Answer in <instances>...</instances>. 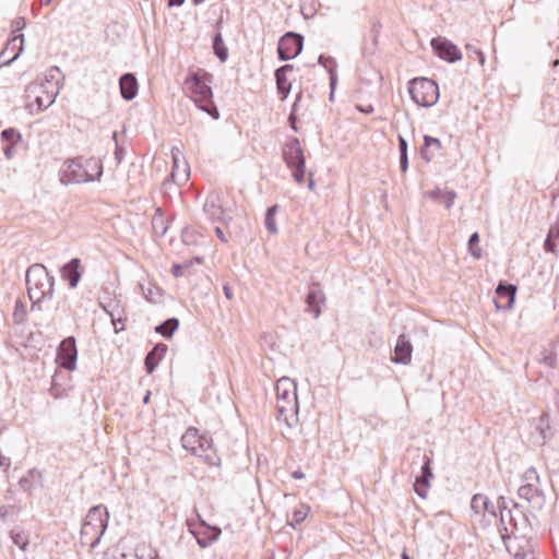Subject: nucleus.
<instances>
[{
    "mask_svg": "<svg viewBox=\"0 0 559 559\" xmlns=\"http://www.w3.org/2000/svg\"><path fill=\"white\" fill-rule=\"evenodd\" d=\"M31 310H41V304L50 300L55 293V276L44 264L34 263L28 266L25 275Z\"/></svg>",
    "mask_w": 559,
    "mask_h": 559,
    "instance_id": "f257e3e1",
    "label": "nucleus"
},
{
    "mask_svg": "<svg viewBox=\"0 0 559 559\" xmlns=\"http://www.w3.org/2000/svg\"><path fill=\"white\" fill-rule=\"evenodd\" d=\"M212 79L213 75L206 71H190L185 80V88L195 107L216 120L219 111L213 100Z\"/></svg>",
    "mask_w": 559,
    "mask_h": 559,
    "instance_id": "f03ea898",
    "label": "nucleus"
},
{
    "mask_svg": "<svg viewBox=\"0 0 559 559\" xmlns=\"http://www.w3.org/2000/svg\"><path fill=\"white\" fill-rule=\"evenodd\" d=\"M109 512L103 504L92 507L83 520L80 540L83 546L95 549L108 527Z\"/></svg>",
    "mask_w": 559,
    "mask_h": 559,
    "instance_id": "7ed1b4c3",
    "label": "nucleus"
},
{
    "mask_svg": "<svg viewBox=\"0 0 559 559\" xmlns=\"http://www.w3.org/2000/svg\"><path fill=\"white\" fill-rule=\"evenodd\" d=\"M103 175L102 164L94 159H84L78 157L68 163L63 176L67 178L66 183H83L99 180Z\"/></svg>",
    "mask_w": 559,
    "mask_h": 559,
    "instance_id": "20e7f679",
    "label": "nucleus"
},
{
    "mask_svg": "<svg viewBox=\"0 0 559 559\" xmlns=\"http://www.w3.org/2000/svg\"><path fill=\"white\" fill-rule=\"evenodd\" d=\"M282 157L294 181L301 185L306 176V156L298 138L287 139L282 147Z\"/></svg>",
    "mask_w": 559,
    "mask_h": 559,
    "instance_id": "39448f33",
    "label": "nucleus"
},
{
    "mask_svg": "<svg viewBox=\"0 0 559 559\" xmlns=\"http://www.w3.org/2000/svg\"><path fill=\"white\" fill-rule=\"evenodd\" d=\"M523 481L518 490V496L528 502L535 511H540L546 504V496L540 486L539 475L534 467H530L523 475Z\"/></svg>",
    "mask_w": 559,
    "mask_h": 559,
    "instance_id": "423d86ee",
    "label": "nucleus"
},
{
    "mask_svg": "<svg viewBox=\"0 0 559 559\" xmlns=\"http://www.w3.org/2000/svg\"><path fill=\"white\" fill-rule=\"evenodd\" d=\"M408 93L412 100L421 107H431L439 99L438 84L427 78H414L408 83Z\"/></svg>",
    "mask_w": 559,
    "mask_h": 559,
    "instance_id": "0eeeda50",
    "label": "nucleus"
},
{
    "mask_svg": "<svg viewBox=\"0 0 559 559\" xmlns=\"http://www.w3.org/2000/svg\"><path fill=\"white\" fill-rule=\"evenodd\" d=\"M304 47V36L296 32H286L278 40L277 57L281 61L295 59Z\"/></svg>",
    "mask_w": 559,
    "mask_h": 559,
    "instance_id": "6e6552de",
    "label": "nucleus"
},
{
    "mask_svg": "<svg viewBox=\"0 0 559 559\" xmlns=\"http://www.w3.org/2000/svg\"><path fill=\"white\" fill-rule=\"evenodd\" d=\"M514 507L513 512H509V526L511 530L510 535L515 538L528 539L533 533V525L528 514L520 509V504L512 502Z\"/></svg>",
    "mask_w": 559,
    "mask_h": 559,
    "instance_id": "1a4fd4ad",
    "label": "nucleus"
},
{
    "mask_svg": "<svg viewBox=\"0 0 559 559\" xmlns=\"http://www.w3.org/2000/svg\"><path fill=\"white\" fill-rule=\"evenodd\" d=\"M188 527L201 548L211 546L222 533L218 526H212L202 519H199L198 522H188Z\"/></svg>",
    "mask_w": 559,
    "mask_h": 559,
    "instance_id": "9d476101",
    "label": "nucleus"
},
{
    "mask_svg": "<svg viewBox=\"0 0 559 559\" xmlns=\"http://www.w3.org/2000/svg\"><path fill=\"white\" fill-rule=\"evenodd\" d=\"M78 348L75 338L68 336L57 347L56 362L66 370L73 371L76 368Z\"/></svg>",
    "mask_w": 559,
    "mask_h": 559,
    "instance_id": "9b49d317",
    "label": "nucleus"
},
{
    "mask_svg": "<svg viewBox=\"0 0 559 559\" xmlns=\"http://www.w3.org/2000/svg\"><path fill=\"white\" fill-rule=\"evenodd\" d=\"M203 212L213 223L228 224L231 217H226V212L223 206V192L218 190L211 191L203 204Z\"/></svg>",
    "mask_w": 559,
    "mask_h": 559,
    "instance_id": "f8f14e48",
    "label": "nucleus"
},
{
    "mask_svg": "<svg viewBox=\"0 0 559 559\" xmlns=\"http://www.w3.org/2000/svg\"><path fill=\"white\" fill-rule=\"evenodd\" d=\"M430 45L433 53L447 62L454 63L462 59L460 48L445 37H435Z\"/></svg>",
    "mask_w": 559,
    "mask_h": 559,
    "instance_id": "ddd939ff",
    "label": "nucleus"
},
{
    "mask_svg": "<svg viewBox=\"0 0 559 559\" xmlns=\"http://www.w3.org/2000/svg\"><path fill=\"white\" fill-rule=\"evenodd\" d=\"M516 290L515 285L500 281L493 299L497 310H510L514 305Z\"/></svg>",
    "mask_w": 559,
    "mask_h": 559,
    "instance_id": "4468645a",
    "label": "nucleus"
},
{
    "mask_svg": "<svg viewBox=\"0 0 559 559\" xmlns=\"http://www.w3.org/2000/svg\"><path fill=\"white\" fill-rule=\"evenodd\" d=\"M276 409L277 419L284 421L287 427L293 428L298 424V399L277 402Z\"/></svg>",
    "mask_w": 559,
    "mask_h": 559,
    "instance_id": "2eb2a0df",
    "label": "nucleus"
},
{
    "mask_svg": "<svg viewBox=\"0 0 559 559\" xmlns=\"http://www.w3.org/2000/svg\"><path fill=\"white\" fill-rule=\"evenodd\" d=\"M305 301L313 318H319L322 312L321 306L325 304V295L320 283L312 282L309 284Z\"/></svg>",
    "mask_w": 559,
    "mask_h": 559,
    "instance_id": "dca6fc26",
    "label": "nucleus"
},
{
    "mask_svg": "<svg viewBox=\"0 0 559 559\" xmlns=\"http://www.w3.org/2000/svg\"><path fill=\"white\" fill-rule=\"evenodd\" d=\"M433 477L431 468V460L425 455L424 463L420 467V474L416 476L414 481V491L418 497L425 499L430 487V479Z\"/></svg>",
    "mask_w": 559,
    "mask_h": 559,
    "instance_id": "f3484780",
    "label": "nucleus"
},
{
    "mask_svg": "<svg viewBox=\"0 0 559 559\" xmlns=\"http://www.w3.org/2000/svg\"><path fill=\"white\" fill-rule=\"evenodd\" d=\"M198 451L193 455L203 459V461L210 466H218L221 459L213 448V440L210 436L201 435V441L198 443Z\"/></svg>",
    "mask_w": 559,
    "mask_h": 559,
    "instance_id": "a211bd4d",
    "label": "nucleus"
},
{
    "mask_svg": "<svg viewBox=\"0 0 559 559\" xmlns=\"http://www.w3.org/2000/svg\"><path fill=\"white\" fill-rule=\"evenodd\" d=\"M60 273L62 280L68 283V286L71 289L75 288L82 277L81 260L79 258H72L61 266Z\"/></svg>",
    "mask_w": 559,
    "mask_h": 559,
    "instance_id": "6ab92c4d",
    "label": "nucleus"
},
{
    "mask_svg": "<svg viewBox=\"0 0 559 559\" xmlns=\"http://www.w3.org/2000/svg\"><path fill=\"white\" fill-rule=\"evenodd\" d=\"M413 345L405 334H401L394 346L392 361L394 364L407 365L412 360Z\"/></svg>",
    "mask_w": 559,
    "mask_h": 559,
    "instance_id": "aec40b11",
    "label": "nucleus"
},
{
    "mask_svg": "<svg viewBox=\"0 0 559 559\" xmlns=\"http://www.w3.org/2000/svg\"><path fill=\"white\" fill-rule=\"evenodd\" d=\"M318 63L325 68L329 74V86H330V95L329 100H334V94L338 82L337 76V62L334 57L320 55L318 57Z\"/></svg>",
    "mask_w": 559,
    "mask_h": 559,
    "instance_id": "412c9836",
    "label": "nucleus"
},
{
    "mask_svg": "<svg viewBox=\"0 0 559 559\" xmlns=\"http://www.w3.org/2000/svg\"><path fill=\"white\" fill-rule=\"evenodd\" d=\"M275 393L277 402L298 399L296 383L287 377H283L277 380L275 384Z\"/></svg>",
    "mask_w": 559,
    "mask_h": 559,
    "instance_id": "4be33fe9",
    "label": "nucleus"
},
{
    "mask_svg": "<svg viewBox=\"0 0 559 559\" xmlns=\"http://www.w3.org/2000/svg\"><path fill=\"white\" fill-rule=\"evenodd\" d=\"M119 87L121 97L124 100H132L138 95V80L133 73H123L119 79Z\"/></svg>",
    "mask_w": 559,
    "mask_h": 559,
    "instance_id": "5701e85b",
    "label": "nucleus"
},
{
    "mask_svg": "<svg viewBox=\"0 0 559 559\" xmlns=\"http://www.w3.org/2000/svg\"><path fill=\"white\" fill-rule=\"evenodd\" d=\"M168 346L164 343H157L146 354L144 358V367L147 373H153L164 356L166 355Z\"/></svg>",
    "mask_w": 559,
    "mask_h": 559,
    "instance_id": "b1692460",
    "label": "nucleus"
},
{
    "mask_svg": "<svg viewBox=\"0 0 559 559\" xmlns=\"http://www.w3.org/2000/svg\"><path fill=\"white\" fill-rule=\"evenodd\" d=\"M512 502H514V501L511 499H507L503 496H500L497 499V508H498L499 515H500V522H501V525H503L504 532H506V533L501 534V537H502V540L504 544H506L507 537H510L508 525H509V512L514 511V507L512 506Z\"/></svg>",
    "mask_w": 559,
    "mask_h": 559,
    "instance_id": "393cba45",
    "label": "nucleus"
},
{
    "mask_svg": "<svg viewBox=\"0 0 559 559\" xmlns=\"http://www.w3.org/2000/svg\"><path fill=\"white\" fill-rule=\"evenodd\" d=\"M40 486H43V475L37 468L28 469L19 480V487L27 493H32Z\"/></svg>",
    "mask_w": 559,
    "mask_h": 559,
    "instance_id": "a878e982",
    "label": "nucleus"
},
{
    "mask_svg": "<svg viewBox=\"0 0 559 559\" xmlns=\"http://www.w3.org/2000/svg\"><path fill=\"white\" fill-rule=\"evenodd\" d=\"M471 509L477 514L488 512L490 515L496 518L498 508L497 504L495 506L487 496L476 493L472 497Z\"/></svg>",
    "mask_w": 559,
    "mask_h": 559,
    "instance_id": "bb28decb",
    "label": "nucleus"
},
{
    "mask_svg": "<svg viewBox=\"0 0 559 559\" xmlns=\"http://www.w3.org/2000/svg\"><path fill=\"white\" fill-rule=\"evenodd\" d=\"M201 441V435L194 427H189L181 437V444L185 450L190 452L192 455L198 451V443Z\"/></svg>",
    "mask_w": 559,
    "mask_h": 559,
    "instance_id": "cd10ccee",
    "label": "nucleus"
},
{
    "mask_svg": "<svg viewBox=\"0 0 559 559\" xmlns=\"http://www.w3.org/2000/svg\"><path fill=\"white\" fill-rule=\"evenodd\" d=\"M169 222L162 207H156L152 217V228L155 235L164 237L168 230Z\"/></svg>",
    "mask_w": 559,
    "mask_h": 559,
    "instance_id": "c85d7f7f",
    "label": "nucleus"
},
{
    "mask_svg": "<svg viewBox=\"0 0 559 559\" xmlns=\"http://www.w3.org/2000/svg\"><path fill=\"white\" fill-rule=\"evenodd\" d=\"M310 513V507L306 503H299L293 510L290 516L287 519V525L292 528H296L301 524Z\"/></svg>",
    "mask_w": 559,
    "mask_h": 559,
    "instance_id": "c756f323",
    "label": "nucleus"
},
{
    "mask_svg": "<svg viewBox=\"0 0 559 559\" xmlns=\"http://www.w3.org/2000/svg\"><path fill=\"white\" fill-rule=\"evenodd\" d=\"M428 197L435 201H440L444 204V206L450 210L455 201L456 192L453 190H441L439 188L429 191Z\"/></svg>",
    "mask_w": 559,
    "mask_h": 559,
    "instance_id": "7c9ffc66",
    "label": "nucleus"
},
{
    "mask_svg": "<svg viewBox=\"0 0 559 559\" xmlns=\"http://www.w3.org/2000/svg\"><path fill=\"white\" fill-rule=\"evenodd\" d=\"M179 320L175 317L166 319L160 324L154 328L155 333L160 334L163 337L169 340L174 333L179 329Z\"/></svg>",
    "mask_w": 559,
    "mask_h": 559,
    "instance_id": "2f4dec72",
    "label": "nucleus"
},
{
    "mask_svg": "<svg viewBox=\"0 0 559 559\" xmlns=\"http://www.w3.org/2000/svg\"><path fill=\"white\" fill-rule=\"evenodd\" d=\"M430 148H433L436 151L441 150V141L438 138L425 134L424 144L420 147V155L421 158L425 159L426 162H430L433 156V152L429 153Z\"/></svg>",
    "mask_w": 559,
    "mask_h": 559,
    "instance_id": "473e14b6",
    "label": "nucleus"
},
{
    "mask_svg": "<svg viewBox=\"0 0 559 559\" xmlns=\"http://www.w3.org/2000/svg\"><path fill=\"white\" fill-rule=\"evenodd\" d=\"M212 48L214 55L221 62H225L228 59V48L224 43L223 35L221 32H216L212 37Z\"/></svg>",
    "mask_w": 559,
    "mask_h": 559,
    "instance_id": "72a5a7b5",
    "label": "nucleus"
},
{
    "mask_svg": "<svg viewBox=\"0 0 559 559\" xmlns=\"http://www.w3.org/2000/svg\"><path fill=\"white\" fill-rule=\"evenodd\" d=\"M58 96V90L55 88L51 91H44L43 95H36L34 99V104L37 106L38 111H43L50 107Z\"/></svg>",
    "mask_w": 559,
    "mask_h": 559,
    "instance_id": "f704fd0d",
    "label": "nucleus"
},
{
    "mask_svg": "<svg viewBox=\"0 0 559 559\" xmlns=\"http://www.w3.org/2000/svg\"><path fill=\"white\" fill-rule=\"evenodd\" d=\"M44 80L49 84V91L57 88L58 93L60 92V83L63 80V75L58 67H50Z\"/></svg>",
    "mask_w": 559,
    "mask_h": 559,
    "instance_id": "c9c22d12",
    "label": "nucleus"
},
{
    "mask_svg": "<svg viewBox=\"0 0 559 559\" xmlns=\"http://www.w3.org/2000/svg\"><path fill=\"white\" fill-rule=\"evenodd\" d=\"M100 307L110 317L111 321L120 322L121 316H124L123 308L119 305V301L115 299L108 301L107 304H100Z\"/></svg>",
    "mask_w": 559,
    "mask_h": 559,
    "instance_id": "e433bc0d",
    "label": "nucleus"
},
{
    "mask_svg": "<svg viewBox=\"0 0 559 559\" xmlns=\"http://www.w3.org/2000/svg\"><path fill=\"white\" fill-rule=\"evenodd\" d=\"M536 430L539 431L544 442L552 438L554 431L550 427V419L548 414H543L539 416Z\"/></svg>",
    "mask_w": 559,
    "mask_h": 559,
    "instance_id": "4c0bfd02",
    "label": "nucleus"
},
{
    "mask_svg": "<svg viewBox=\"0 0 559 559\" xmlns=\"http://www.w3.org/2000/svg\"><path fill=\"white\" fill-rule=\"evenodd\" d=\"M140 288L147 301L156 304L160 300L162 289L158 286L147 283V285L140 284Z\"/></svg>",
    "mask_w": 559,
    "mask_h": 559,
    "instance_id": "58836bf2",
    "label": "nucleus"
},
{
    "mask_svg": "<svg viewBox=\"0 0 559 559\" xmlns=\"http://www.w3.org/2000/svg\"><path fill=\"white\" fill-rule=\"evenodd\" d=\"M277 93L282 99H285L292 90V83L287 80V75L278 72H274Z\"/></svg>",
    "mask_w": 559,
    "mask_h": 559,
    "instance_id": "ea45409f",
    "label": "nucleus"
},
{
    "mask_svg": "<svg viewBox=\"0 0 559 559\" xmlns=\"http://www.w3.org/2000/svg\"><path fill=\"white\" fill-rule=\"evenodd\" d=\"M302 98V93L299 92L297 95H296V98H295V102L293 103L292 105V109H290V112L288 115V124H289V128L294 131V132H298L299 131V128L297 126V122H298V116H297V112H298V108H299V102L301 100Z\"/></svg>",
    "mask_w": 559,
    "mask_h": 559,
    "instance_id": "a19ab883",
    "label": "nucleus"
},
{
    "mask_svg": "<svg viewBox=\"0 0 559 559\" xmlns=\"http://www.w3.org/2000/svg\"><path fill=\"white\" fill-rule=\"evenodd\" d=\"M10 538L14 545H16L20 549L26 550L28 546V537L24 533V531L19 528H13L10 532Z\"/></svg>",
    "mask_w": 559,
    "mask_h": 559,
    "instance_id": "79ce46f5",
    "label": "nucleus"
},
{
    "mask_svg": "<svg viewBox=\"0 0 559 559\" xmlns=\"http://www.w3.org/2000/svg\"><path fill=\"white\" fill-rule=\"evenodd\" d=\"M26 305L21 299H17L14 305L13 320L16 324H23L26 321Z\"/></svg>",
    "mask_w": 559,
    "mask_h": 559,
    "instance_id": "37998d69",
    "label": "nucleus"
},
{
    "mask_svg": "<svg viewBox=\"0 0 559 559\" xmlns=\"http://www.w3.org/2000/svg\"><path fill=\"white\" fill-rule=\"evenodd\" d=\"M480 237L477 231L473 233L467 241V247L473 258L479 259L481 257V249L479 247Z\"/></svg>",
    "mask_w": 559,
    "mask_h": 559,
    "instance_id": "c03bdc74",
    "label": "nucleus"
},
{
    "mask_svg": "<svg viewBox=\"0 0 559 559\" xmlns=\"http://www.w3.org/2000/svg\"><path fill=\"white\" fill-rule=\"evenodd\" d=\"M1 140L4 144L22 143V134L14 128H7L1 132Z\"/></svg>",
    "mask_w": 559,
    "mask_h": 559,
    "instance_id": "a18cd8bd",
    "label": "nucleus"
},
{
    "mask_svg": "<svg viewBox=\"0 0 559 559\" xmlns=\"http://www.w3.org/2000/svg\"><path fill=\"white\" fill-rule=\"evenodd\" d=\"M23 41H24V35L23 34L16 35V36H14L12 38L10 45H13V48H16V51L14 52V55L10 59L3 61L4 66H8V64L12 63L14 60H16L19 58V56L23 51Z\"/></svg>",
    "mask_w": 559,
    "mask_h": 559,
    "instance_id": "49530a36",
    "label": "nucleus"
},
{
    "mask_svg": "<svg viewBox=\"0 0 559 559\" xmlns=\"http://www.w3.org/2000/svg\"><path fill=\"white\" fill-rule=\"evenodd\" d=\"M20 144L21 143H9L3 145L2 151L7 159H11L14 157V155L16 154V146Z\"/></svg>",
    "mask_w": 559,
    "mask_h": 559,
    "instance_id": "de8ad7c7",
    "label": "nucleus"
},
{
    "mask_svg": "<svg viewBox=\"0 0 559 559\" xmlns=\"http://www.w3.org/2000/svg\"><path fill=\"white\" fill-rule=\"evenodd\" d=\"M64 391H66L64 388H62L60 383H56V378L51 379V386L49 389V393L53 397H56V399L61 397Z\"/></svg>",
    "mask_w": 559,
    "mask_h": 559,
    "instance_id": "09e8293b",
    "label": "nucleus"
},
{
    "mask_svg": "<svg viewBox=\"0 0 559 559\" xmlns=\"http://www.w3.org/2000/svg\"><path fill=\"white\" fill-rule=\"evenodd\" d=\"M112 139L116 142L115 159L117 160L118 164H120L122 162V159H123L126 151H124V148L121 145L118 144L117 132H114Z\"/></svg>",
    "mask_w": 559,
    "mask_h": 559,
    "instance_id": "8fccbe9b",
    "label": "nucleus"
},
{
    "mask_svg": "<svg viewBox=\"0 0 559 559\" xmlns=\"http://www.w3.org/2000/svg\"><path fill=\"white\" fill-rule=\"evenodd\" d=\"M264 226L269 230V233H271V234L277 233L275 217L264 216Z\"/></svg>",
    "mask_w": 559,
    "mask_h": 559,
    "instance_id": "3c124183",
    "label": "nucleus"
},
{
    "mask_svg": "<svg viewBox=\"0 0 559 559\" xmlns=\"http://www.w3.org/2000/svg\"><path fill=\"white\" fill-rule=\"evenodd\" d=\"M556 361H557L556 353L549 352V353L545 354L543 357V362L550 368H555Z\"/></svg>",
    "mask_w": 559,
    "mask_h": 559,
    "instance_id": "603ef678",
    "label": "nucleus"
},
{
    "mask_svg": "<svg viewBox=\"0 0 559 559\" xmlns=\"http://www.w3.org/2000/svg\"><path fill=\"white\" fill-rule=\"evenodd\" d=\"M397 141H399V152H400V155L408 154L407 153L408 144H407L406 139L403 135L399 134L397 135Z\"/></svg>",
    "mask_w": 559,
    "mask_h": 559,
    "instance_id": "864d4df0",
    "label": "nucleus"
},
{
    "mask_svg": "<svg viewBox=\"0 0 559 559\" xmlns=\"http://www.w3.org/2000/svg\"><path fill=\"white\" fill-rule=\"evenodd\" d=\"M556 239L554 238H548V236L546 237L545 239V242H544V249L546 252H552L555 253L556 252Z\"/></svg>",
    "mask_w": 559,
    "mask_h": 559,
    "instance_id": "5fc2aeb1",
    "label": "nucleus"
},
{
    "mask_svg": "<svg viewBox=\"0 0 559 559\" xmlns=\"http://www.w3.org/2000/svg\"><path fill=\"white\" fill-rule=\"evenodd\" d=\"M126 320H127V317L126 316H121L120 322L111 321L112 326H114V331H115L116 334L122 332L126 329V326H124V321Z\"/></svg>",
    "mask_w": 559,
    "mask_h": 559,
    "instance_id": "6e6d98bb",
    "label": "nucleus"
},
{
    "mask_svg": "<svg viewBox=\"0 0 559 559\" xmlns=\"http://www.w3.org/2000/svg\"><path fill=\"white\" fill-rule=\"evenodd\" d=\"M186 269H187V266L175 263V264H173L171 273L175 277H181V276H183Z\"/></svg>",
    "mask_w": 559,
    "mask_h": 559,
    "instance_id": "4d7b16f0",
    "label": "nucleus"
},
{
    "mask_svg": "<svg viewBox=\"0 0 559 559\" xmlns=\"http://www.w3.org/2000/svg\"><path fill=\"white\" fill-rule=\"evenodd\" d=\"M37 88H39L41 94H44V91H49V84L45 80L40 84H31L27 86V92H33Z\"/></svg>",
    "mask_w": 559,
    "mask_h": 559,
    "instance_id": "13d9d810",
    "label": "nucleus"
},
{
    "mask_svg": "<svg viewBox=\"0 0 559 559\" xmlns=\"http://www.w3.org/2000/svg\"><path fill=\"white\" fill-rule=\"evenodd\" d=\"M513 559H534V556L532 551L520 549L514 554Z\"/></svg>",
    "mask_w": 559,
    "mask_h": 559,
    "instance_id": "bf43d9fd",
    "label": "nucleus"
},
{
    "mask_svg": "<svg viewBox=\"0 0 559 559\" xmlns=\"http://www.w3.org/2000/svg\"><path fill=\"white\" fill-rule=\"evenodd\" d=\"M301 14L304 15V17H305V19H310V17L314 16V14H316V9H314L313 7H311V8H309V9H308V8H307V4H306V3H304V4L301 5Z\"/></svg>",
    "mask_w": 559,
    "mask_h": 559,
    "instance_id": "052dcab7",
    "label": "nucleus"
},
{
    "mask_svg": "<svg viewBox=\"0 0 559 559\" xmlns=\"http://www.w3.org/2000/svg\"><path fill=\"white\" fill-rule=\"evenodd\" d=\"M356 109L359 112H362V114H366V115H370V114H372L374 111V107L371 104H368V105H356Z\"/></svg>",
    "mask_w": 559,
    "mask_h": 559,
    "instance_id": "680f3d73",
    "label": "nucleus"
},
{
    "mask_svg": "<svg viewBox=\"0 0 559 559\" xmlns=\"http://www.w3.org/2000/svg\"><path fill=\"white\" fill-rule=\"evenodd\" d=\"M13 509V506H1L0 507V519L2 522H5L8 520V516H9V512L10 510Z\"/></svg>",
    "mask_w": 559,
    "mask_h": 559,
    "instance_id": "e2e57ef3",
    "label": "nucleus"
},
{
    "mask_svg": "<svg viewBox=\"0 0 559 559\" xmlns=\"http://www.w3.org/2000/svg\"><path fill=\"white\" fill-rule=\"evenodd\" d=\"M400 168L402 173H406L408 169V154L400 155Z\"/></svg>",
    "mask_w": 559,
    "mask_h": 559,
    "instance_id": "0e129e2a",
    "label": "nucleus"
},
{
    "mask_svg": "<svg viewBox=\"0 0 559 559\" xmlns=\"http://www.w3.org/2000/svg\"><path fill=\"white\" fill-rule=\"evenodd\" d=\"M381 28H382V25L380 23V21L378 20H374L371 24V29H370V33L371 34H376V36H379L380 32H381Z\"/></svg>",
    "mask_w": 559,
    "mask_h": 559,
    "instance_id": "69168bd1",
    "label": "nucleus"
},
{
    "mask_svg": "<svg viewBox=\"0 0 559 559\" xmlns=\"http://www.w3.org/2000/svg\"><path fill=\"white\" fill-rule=\"evenodd\" d=\"M136 557L139 559H156L157 558V551L155 549H148V552L145 557V555H138L136 554Z\"/></svg>",
    "mask_w": 559,
    "mask_h": 559,
    "instance_id": "338daca9",
    "label": "nucleus"
},
{
    "mask_svg": "<svg viewBox=\"0 0 559 559\" xmlns=\"http://www.w3.org/2000/svg\"><path fill=\"white\" fill-rule=\"evenodd\" d=\"M294 69V66L293 64H284L280 68H277L275 71L278 72V73H283V74H286L289 72V71H293Z\"/></svg>",
    "mask_w": 559,
    "mask_h": 559,
    "instance_id": "774afa93",
    "label": "nucleus"
}]
</instances>
